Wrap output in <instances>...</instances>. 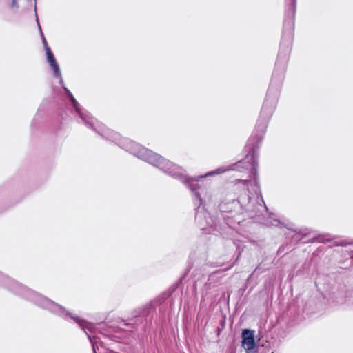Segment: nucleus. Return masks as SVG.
I'll return each instance as SVG.
<instances>
[{
  "label": "nucleus",
  "instance_id": "1",
  "mask_svg": "<svg viewBox=\"0 0 353 353\" xmlns=\"http://www.w3.org/2000/svg\"><path fill=\"white\" fill-rule=\"evenodd\" d=\"M64 90L70 99L74 114L78 115L81 119L79 123L81 121L85 126L92 129L103 138L114 143L129 153L183 183L191 191L194 197V203L196 206L195 219L201 229L206 230L207 227H209L212 228V231L217 232V220L214 219L211 216H207L208 212L202 206L205 199L202 197V194L207 196L208 199L211 200V190H210L212 183L211 178L217 176V169L194 177L187 176L185 170L182 167L133 141L121 137L119 133L106 128L97 119L93 118L90 113L80 108L79 103L67 88H64Z\"/></svg>",
  "mask_w": 353,
  "mask_h": 353
},
{
  "label": "nucleus",
  "instance_id": "2",
  "mask_svg": "<svg viewBox=\"0 0 353 353\" xmlns=\"http://www.w3.org/2000/svg\"><path fill=\"white\" fill-rule=\"evenodd\" d=\"M292 43V34L281 38L280 49L272 77L263 104L259 118L251 135L260 137L262 141L268 123L276 107L282 82L284 78Z\"/></svg>",
  "mask_w": 353,
  "mask_h": 353
},
{
  "label": "nucleus",
  "instance_id": "3",
  "mask_svg": "<svg viewBox=\"0 0 353 353\" xmlns=\"http://www.w3.org/2000/svg\"><path fill=\"white\" fill-rule=\"evenodd\" d=\"M0 284L17 295L32 302L38 307L47 310L67 321L72 320L79 325V316L69 312L63 306L23 285L1 272H0Z\"/></svg>",
  "mask_w": 353,
  "mask_h": 353
},
{
  "label": "nucleus",
  "instance_id": "4",
  "mask_svg": "<svg viewBox=\"0 0 353 353\" xmlns=\"http://www.w3.org/2000/svg\"><path fill=\"white\" fill-rule=\"evenodd\" d=\"M261 138L255 135H250L245 147L244 152L246 153L245 157L228 166H222V173L230 171L236 170L241 172H248V178L250 179L251 186H254L253 191L256 193L260 192V185L258 176V157L259 149L261 143Z\"/></svg>",
  "mask_w": 353,
  "mask_h": 353
},
{
  "label": "nucleus",
  "instance_id": "5",
  "mask_svg": "<svg viewBox=\"0 0 353 353\" xmlns=\"http://www.w3.org/2000/svg\"><path fill=\"white\" fill-rule=\"evenodd\" d=\"M250 186H251L250 179H236L232 183L230 184L224 190V210H222V214L230 212H238L239 209L244 208L246 212L252 210L249 206L243 207L240 202V196L242 194H247V192H250ZM228 216L222 214V219L226 222L227 225L230 223L227 220Z\"/></svg>",
  "mask_w": 353,
  "mask_h": 353
},
{
  "label": "nucleus",
  "instance_id": "6",
  "mask_svg": "<svg viewBox=\"0 0 353 353\" xmlns=\"http://www.w3.org/2000/svg\"><path fill=\"white\" fill-rule=\"evenodd\" d=\"M285 9L283 24L284 27L289 28V32L287 35L283 34V36L288 37L290 34H292L293 37L292 30L296 13V0H285Z\"/></svg>",
  "mask_w": 353,
  "mask_h": 353
},
{
  "label": "nucleus",
  "instance_id": "7",
  "mask_svg": "<svg viewBox=\"0 0 353 353\" xmlns=\"http://www.w3.org/2000/svg\"><path fill=\"white\" fill-rule=\"evenodd\" d=\"M254 330L244 329L242 331V347L246 353H256L257 347L254 340Z\"/></svg>",
  "mask_w": 353,
  "mask_h": 353
},
{
  "label": "nucleus",
  "instance_id": "8",
  "mask_svg": "<svg viewBox=\"0 0 353 353\" xmlns=\"http://www.w3.org/2000/svg\"><path fill=\"white\" fill-rule=\"evenodd\" d=\"M46 53L47 62L49 64V65L53 72V77L54 78L59 79V84L64 89V88H65V87L63 85V80L62 78L60 67H59L51 49L48 48L47 52H46Z\"/></svg>",
  "mask_w": 353,
  "mask_h": 353
},
{
  "label": "nucleus",
  "instance_id": "9",
  "mask_svg": "<svg viewBox=\"0 0 353 353\" xmlns=\"http://www.w3.org/2000/svg\"><path fill=\"white\" fill-rule=\"evenodd\" d=\"M329 241L328 239H325L324 238V236L323 235H317L316 236H314L312 239H310L307 243H315V242H317V243H325V242H327Z\"/></svg>",
  "mask_w": 353,
  "mask_h": 353
},
{
  "label": "nucleus",
  "instance_id": "10",
  "mask_svg": "<svg viewBox=\"0 0 353 353\" xmlns=\"http://www.w3.org/2000/svg\"><path fill=\"white\" fill-rule=\"evenodd\" d=\"M37 23H38V26H39V28L40 30L41 34V37H42V43L43 44L46 52H47V49L48 48H50L48 46V43H47L46 39H45V37L43 36V32L41 31V26L39 25V19H38L37 17Z\"/></svg>",
  "mask_w": 353,
  "mask_h": 353
},
{
  "label": "nucleus",
  "instance_id": "11",
  "mask_svg": "<svg viewBox=\"0 0 353 353\" xmlns=\"http://www.w3.org/2000/svg\"><path fill=\"white\" fill-rule=\"evenodd\" d=\"M19 0H12L10 4V8L12 10H17L19 8Z\"/></svg>",
  "mask_w": 353,
  "mask_h": 353
},
{
  "label": "nucleus",
  "instance_id": "12",
  "mask_svg": "<svg viewBox=\"0 0 353 353\" xmlns=\"http://www.w3.org/2000/svg\"><path fill=\"white\" fill-rule=\"evenodd\" d=\"M299 233L302 235V236H306L307 235V234L306 233H303V232H299Z\"/></svg>",
  "mask_w": 353,
  "mask_h": 353
},
{
  "label": "nucleus",
  "instance_id": "13",
  "mask_svg": "<svg viewBox=\"0 0 353 353\" xmlns=\"http://www.w3.org/2000/svg\"><path fill=\"white\" fill-rule=\"evenodd\" d=\"M217 331H218V334H219V333L221 332V328L218 327Z\"/></svg>",
  "mask_w": 353,
  "mask_h": 353
},
{
  "label": "nucleus",
  "instance_id": "14",
  "mask_svg": "<svg viewBox=\"0 0 353 353\" xmlns=\"http://www.w3.org/2000/svg\"><path fill=\"white\" fill-rule=\"evenodd\" d=\"M248 199L249 200V203H250V196H248Z\"/></svg>",
  "mask_w": 353,
  "mask_h": 353
}]
</instances>
